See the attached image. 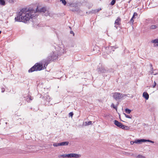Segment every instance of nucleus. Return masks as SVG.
<instances>
[{
  "mask_svg": "<svg viewBox=\"0 0 158 158\" xmlns=\"http://www.w3.org/2000/svg\"><path fill=\"white\" fill-rule=\"evenodd\" d=\"M101 9H96L95 10H94V13H95V12H98V11H99L100 10H101ZM93 13H94V12H93Z\"/></svg>",
  "mask_w": 158,
  "mask_h": 158,
  "instance_id": "7c9ffc66",
  "label": "nucleus"
},
{
  "mask_svg": "<svg viewBox=\"0 0 158 158\" xmlns=\"http://www.w3.org/2000/svg\"><path fill=\"white\" fill-rule=\"evenodd\" d=\"M150 70L149 72V74H153L154 75H156L157 74V73L155 74H154V72L153 71V68L152 67V64H150Z\"/></svg>",
  "mask_w": 158,
  "mask_h": 158,
  "instance_id": "dca6fc26",
  "label": "nucleus"
},
{
  "mask_svg": "<svg viewBox=\"0 0 158 158\" xmlns=\"http://www.w3.org/2000/svg\"><path fill=\"white\" fill-rule=\"evenodd\" d=\"M69 142L67 141L63 142L60 143V146H67L68 145Z\"/></svg>",
  "mask_w": 158,
  "mask_h": 158,
  "instance_id": "f3484780",
  "label": "nucleus"
},
{
  "mask_svg": "<svg viewBox=\"0 0 158 158\" xmlns=\"http://www.w3.org/2000/svg\"><path fill=\"white\" fill-rule=\"evenodd\" d=\"M1 31H0V34L1 33Z\"/></svg>",
  "mask_w": 158,
  "mask_h": 158,
  "instance_id": "37998d69",
  "label": "nucleus"
},
{
  "mask_svg": "<svg viewBox=\"0 0 158 158\" xmlns=\"http://www.w3.org/2000/svg\"><path fill=\"white\" fill-rule=\"evenodd\" d=\"M156 28V25H152L150 27V28L151 29H155Z\"/></svg>",
  "mask_w": 158,
  "mask_h": 158,
  "instance_id": "cd10ccee",
  "label": "nucleus"
},
{
  "mask_svg": "<svg viewBox=\"0 0 158 158\" xmlns=\"http://www.w3.org/2000/svg\"><path fill=\"white\" fill-rule=\"evenodd\" d=\"M149 142L151 143H154V142L149 139H137L135 141V143L137 144H140L142 142Z\"/></svg>",
  "mask_w": 158,
  "mask_h": 158,
  "instance_id": "0eeeda50",
  "label": "nucleus"
},
{
  "mask_svg": "<svg viewBox=\"0 0 158 158\" xmlns=\"http://www.w3.org/2000/svg\"><path fill=\"white\" fill-rule=\"evenodd\" d=\"M125 112L127 114H130L131 112V110L130 109L127 108L125 109Z\"/></svg>",
  "mask_w": 158,
  "mask_h": 158,
  "instance_id": "4be33fe9",
  "label": "nucleus"
},
{
  "mask_svg": "<svg viewBox=\"0 0 158 158\" xmlns=\"http://www.w3.org/2000/svg\"><path fill=\"white\" fill-rule=\"evenodd\" d=\"M28 98H27V102H29V100H32V99L31 98V96H28L27 97Z\"/></svg>",
  "mask_w": 158,
  "mask_h": 158,
  "instance_id": "c85d7f7f",
  "label": "nucleus"
},
{
  "mask_svg": "<svg viewBox=\"0 0 158 158\" xmlns=\"http://www.w3.org/2000/svg\"><path fill=\"white\" fill-rule=\"evenodd\" d=\"M92 124V122L89 121L88 122H85L84 123V125L85 126H88Z\"/></svg>",
  "mask_w": 158,
  "mask_h": 158,
  "instance_id": "6ab92c4d",
  "label": "nucleus"
},
{
  "mask_svg": "<svg viewBox=\"0 0 158 158\" xmlns=\"http://www.w3.org/2000/svg\"><path fill=\"white\" fill-rule=\"evenodd\" d=\"M1 89H2V93H3L4 92V91H5V89L4 88H2Z\"/></svg>",
  "mask_w": 158,
  "mask_h": 158,
  "instance_id": "473e14b6",
  "label": "nucleus"
},
{
  "mask_svg": "<svg viewBox=\"0 0 158 158\" xmlns=\"http://www.w3.org/2000/svg\"><path fill=\"white\" fill-rule=\"evenodd\" d=\"M137 15H137V14L136 12H134V14H133V15H134V16H137Z\"/></svg>",
  "mask_w": 158,
  "mask_h": 158,
  "instance_id": "c9c22d12",
  "label": "nucleus"
},
{
  "mask_svg": "<svg viewBox=\"0 0 158 158\" xmlns=\"http://www.w3.org/2000/svg\"><path fill=\"white\" fill-rule=\"evenodd\" d=\"M124 115L125 117L128 118H131L132 117V116L126 114H124Z\"/></svg>",
  "mask_w": 158,
  "mask_h": 158,
  "instance_id": "b1692460",
  "label": "nucleus"
},
{
  "mask_svg": "<svg viewBox=\"0 0 158 158\" xmlns=\"http://www.w3.org/2000/svg\"><path fill=\"white\" fill-rule=\"evenodd\" d=\"M44 15L46 16H49L50 17H52L53 16V14L49 12V11L47 10H46V11H44Z\"/></svg>",
  "mask_w": 158,
  "mask_h": 158,
  "instance_id": "4468645a",
  "label": "nucleus"
},
{
  "mask_svg": "<svg viewBox=\"0 0 158 158\" xmlns=\"http://www.w3.org/2000/svg\"><path fill=\"white\" fill-rule=\"evenodd\" d=\"M59 158H68V154H63L62 155H60L58 156Z\"/></svg>",
  "mask_w": 158,
  "mask_h": 158,
  "instance_id": "a211bd4d",
  "label": "nucleus"
},
{
  "mask_svg": "<svg viewBox=\"0 0 158 158\" xmlns=\"http://www.w3.org/2000/svg\"><path fill=\"white\" fill-rule=\"evenodd\" d=\"M46 9L45 7H41L40 6H38L36 9V11L39 12H44L46 11Z\"/></svg>",
  "mask_w": 158,
  "mask_h": 158,
  "instance_id": "9d476101",
  "label": "nucleus"
},
{
  "mask_svg": "<svg viewBox=\"0 0 158 158\" xmlns=\"http://www.w3.org/2000/svg\"><path fill=\"white\" fill-rule=\"evenodd\" d=\"M59 55L58 52L56 49L55 48L54 50L51 53L50 55L48 57V59L46 61H48L49 63V61L51 60H54L57 59Z\"/></svg>",
  "mask_w": 158,
  "mask_h": 158,
  "instance_id": "7ed1b4c3",
  "label": "nucleus"
},
{
  "mask_svg": "<svg viewBox=\"0 0 158 158\" xmlns=\"http://www.w3.org/2000/svg\"><path fill=\"white\" fill-rule=\"evenodd\" d=\"M135 16H134V15H133V16H132V19H134L135 18Z\"/></svg>",
  "mask_w": 158,
  "mask_h": 158,
  "instance_id": "ea45409f",
  "label": "nucleus"
},
{
  "mask_svg": "<svg viewBox=\"0 0 158 158\" xmlns=\"http://www.w3.org/2000/svg\"><path fill=\"white\" fill-rule=\"evenodd\" d=\"M131 98H133V96L132 95H131V96L130 97Z\"/></svg>",
  "mask_w": 158,
  "mask_h": 158,
  "instance_id": "79ce46f5",
  "label": "nucleus"
},
{
  "mask_svg": "<svg viewBox=\"0 0 158 158\" xmlns=\"http://www.w3.org/2000/svg\"><path fill=\"white\" fill-rule=\"evenodd\" d=\"M130 143L131 144H133L134 143H135V141H131Z\"/></svg>",
  "mask_w": 158,
  "mask_h": 158,
  "instance_id": "e433bc0d",
  "label": "nucleus"
},
{
  "mask_svg": "<svg viewBox=\"0 0 158 158\" xmlns=\"http://www.w3.org/2000/svg\"><path fill=\"white\" fill-rule=\"evenodd\" d=\"M117 48H118V47L115 45L114 46H109V47H106V49L107 53H109L111 52V51H114V50Z\"/></svg>",
  "mask_w": 158,
  "mask_h": 158,
  "instance_id": "1a4fd4ad",
  "label": "nucleus"
},
{
  "mask_svg": "<svg viewBox=\"0 0 158 158\" xmlns=\"http://www.w3.org/2000/svg\"><path fill=\"white\" fill-rule=\"evenodd\" d=\"M98 72L99 73H104L106 72V70L103 67L99 68L98 69Z\"/></svg>",
  "mask_w": 158,
  "mask_h": 158,
  "instance_id": "f8f14e48",
  "label": "nucleus"
},
{
  "mask_svg": "<svg viewBox=\"0 0 158 158\" xmlns=\"http://www.w3.org/2000/svg\"><path fill=\"white\" fill-rule=\"evenodd\" d=\"M111 107H113L115 109H117V107L115 106L114 104L113 103H112L111 105Z\"/></svg>",
  "mask_w": 158,
  "mask_h": 158,
  "instance_id": "c756f323",
  "label": "nucleus"
},
{
  "mask_svg": "<svg viewBox=\"0 0 158 158\" xmlns=\"http://www.w3.org/2000/svg\"><path fill=\"white\" fill-rule=\"evenodd\" d=\"M49 62L48 61H43L41 64L36 63L28 70L29 72L34 71H40L46 68Z\"/></svg>",
  "mask_w": 158,
  "mask_h": 158,
  "instance_id": "f03ea898",
  "label": "nucleus"
},
{
  "mask_svg": "<svg viewBox=\"0 0 158 158\" xmlns=\"http://www.w3.org/2000/svg\"><path fill=\"white\" fill-rule=\"evenodd\" d=\"M131 22H132V23H133L134 20H133V19L132 18L130 20Z\"/></svg>",
  "mask_w": 158,
  "mask_h": 158,
  "instance_id": "4c0bfd02",
  "label": "nucleus"
},
{
  "mask_svg": "<svg viewBox=\"0 0 158 158\" xmlns=\"http://www.w3.org/2000/svg\"><path fill=\"white\" fill-rule=\"evenodd\" d=\"M70 6L71 7H72V6H73V4H71L70 5Z\"/></svg>",
  "mask_w": 158,
  "mask_h": 158,
  "instance_id": "a19ab883",
  "label": "nucleus"
},
{
  "mask_svg": "<svg viewBox=\"0 0 158 158\" xmlns=\"http://www.w3.org/2000/svg\"><path fill=\"white\" fill-rule=\"evenodd\" d=\"M143 97L145 98L146 100H148L149 98V95L146 92H144L143 93Z\"/></svg>",
  "mask_w": 158,
  "mask_h": 158,
  "instance_id": "2eb2a0df",
  "label": "nucleus"
},
{
  "mask_svg": "<svg viewBox=\"0 0 158 158\" xmlns=\"http://www.w3.org/2000/svg\"><path fill=\"white\" fill-rule=\"evenodd\" d=\"M81 155L79 154L76 153H70L68 154V158H79L81 157Z\"/></svg>",
  "mask_w": 158,
  "mask_h": 158,
  "instance_id": "6e6552de",
  "label": "nucleus"
},
{
  "mask_svg": "<svg viewBox=\"0 0 158 158\" xmlns=\"http://www.w3.org/2000/svg\"><path fill=\"white\" fill-rule=\"evenodd\" d=\"M156 85V83L155 81H154V85H152V87L153 88H154L155 87Z\"/></svg>",
  "mask_w": 158,
  "mask_h": 158,
  "instance_id": "72a5a7b5",
  "label": "nucleus"
},
{
  "mask_svg": "<svg viewBox=\"0 0 158 158\" xmlns=\"http://www.w3.org/2000/svg\"><path fill=\"white\" fill-rule=\"evenodd\" d=\"M5 4V2L4 0H0V5L4 6Z\"/></svg>",
  "mask_w": 158,
  "mask_h": 158,
  "instance_id": "aec40b11",
  "label": "nucleus"
},
{
  "mask_svg": "<svg viewBox=\"0 0 158 158\" xmlns=\"http://www.w3.org/2000/svg\"><path fill=\"white\" fill-rule=\"evenodd\" d=\"M36 13L32 9L23 8L18 13L15 19L18 22L25 23L31 19L35 17L37 15Z\"/></svg>",
  "mask_w": 158,
  "mask_h": 158,
  "instance_id": "f257e3e1",
  "label": "nucleus"
},
{
  "mask_svg": "<svg viewBox=\"0 0 158 158\" xmlns=\"http://www.w3.org/2000/svg\"><path fill=\"white\" fill-rule=\"evenodd\" d=\"M114 123L117 127L123 129H126V128L127 129L128 128H129L127 127L126 126H125L123 125L121 123L119 122L116 120H115L114 121Z\"/></svg>",
  "mask_w": 158,
  "mask_h": 158,
  "instance_id": "423d86ee",
  "label": "nucleus"
},
{
  "mask_svg": "<svg viewBox=\"0 0 158 158\" xmlns=\"http://www.w3.org/2000/svg\"><path fill=\"white\" fill-rule=\"evenodd\" d=\"M151 42L154 44V47L158 46V39L152 40Z\"/></svg>",
  "mask_w": 158,
  "mask_h": 158,
  "instance_id": "ddd939ff",
  "label": "nucleus"
},
{
  "mask_svg": "<svg viewBox=\"0 0 158 158\" xmlns=\"http://www.w3.org/2000/svg\"><path fill=\"white\" fill-rule=\"evenodd\" d=\"M121 19L120 18L118 17L117 19L115 20V25L114 26V27H116L117 29V27L116 26V25H119L120 24V22H121Z\"/></svg>",
  "mask_w": 158,
  "mask_h": 158,
  "instance_id": "9b49d317",
  "label": "nucleus"
},
{
  "mask_svg": "<svg viewBox=\"0 0 158 158\" xmlns=\"http://www.w3.org/2000/svg\"><path fill=\"white\" fill-rule=\"evenodd\" d=\"M56 49L59 55H60L66 52L67 48L64 44H61L59 46L55 48Z\"/></svg>",
  "mask_w": 158,
  "mask_h": 158,
  "instance_id": "20e7f679",
  "label": "nucleus"
},
{
  "mask_svg": "<svg viewBox=\"0 0 158 158\" xmlns=\"http://www.w3.org/2000/svg\"><path fill=\"white\" fill-rule=\"evenodd\" d=\"M126 96H127V95L121 94L119 93H115L113 94V97L116 100H118L122 99Z\"/></svg>",
  "mask_w": 158,
  "mask_h": 158,
  "instance_id": "39448f33",
  "label": "nucleus"
},
{
  "mask_svg": "<svg viewBox=\"0 0 158 158\" xmlns=\"http://www.w3.org/2000/svg\"><path fill=\"white\" fill-rule=\"evenodd\" d=\"M53 146L54 147L60 146V143H55L53 144Z\"/></svg>",
  "mask_w": 158,
  "mask_h": 158,
  "instance_id": "5701e85b",
  "label": "nucleus"
},
{
  "mask_svg": "<svg viewBox=\"0 0 158 158\" xmlns=\"http://www.w3.org/2000/svg\"><path fill=\"white\" fill-rule=\"evenodd\" d=\"M116 2L115 0H112L110 3V4L111 5H113Z\"/></svg>",
  "mask_w": 158,
  "mask_h": 158,
  "instance_id": "bb28decb",
  "label": "nucleus"
},
{
  "mask_svg": "<svg viewBox=\"0 0 158 158\" xmlns=\"http://www.w3.org/2000/svg\"><path fill=\"white\" fill-rule=\"evenodd\" d=\"M7 1L10 3H12L13 2L12 0H7Z\"/></svg>",
  "mask_w": 158,
  "mask_h": 158,
  "instance_id": "f704fd0d",
  "label": "nucleus"
},
{
  "mask_svg": "<svg viewBox=\"0 0 158 158\" xmlns=\"http://www.w3.org/2000/svg\"><path fill=\"white\" fill-rule=\"evenodd\" d=\"M70 33L71 34H73V35H74V32L73 31H71L70 32Z\"/></svg>",
  "mask_w": 158,
  "mask_h": 158,
  "instance_id": "58836bf2",
  "label": "nucleus"
},
{
  "mask_svg": "<svg viewBox=\"0 0 158 158\" xmlns=\"http://www.w3.org/2000/svg\"><path fill=\"white\" fill-rule=\"evenodd\" d=\"M46 100L48 102H49L50 101V98L49 95H46Z\"/></svg>",
  "mask_w": 158,
  "mask_h": 158,
  "instance_id": "412c9836",
  "label": "nucleus"
},
{
  "mask_svg": "<svg viewBox=\"0 0 158 158\" xmlns=\"http://www.w3.org/2000/svg\"><path fill=\"white\" fill-rule=\"evenodd\" d=\"M137 157L138 158H145L144 156L140 155H138Z\"/></svg>",
  "mask_w": 158,
  "mask_h": 158,
  "instance_id": "a878e982",
  "label": "nucleus"
},
{
  "mask_svg": "<svg viewBox=\"0 0 158 158\" xmlns=\"http://www.w3.org/2000/svg\"><path fill=\"white\" fill-rule=\"evenodd\" d=\"M73 112H71L69 113V116H71V117H72L73 116Z\"/></svg>",
  "mask_w": 158,
  "mask_h": 158,
  "instance_id": "2f4dec72",
  "label": "nucleus"
},
{
  "mask_svg": "<svg viewBox=\"0 0 158 158\" xmlns=\"http://www.w3.org/2000/svg\"><path fill=\"white\" fill-rule=\"evenodd\" d=\"M60 1L64 5L66 4V2L65 0H60Z\"/></svg>",
  "mask_w": 158,
  "mask_h": 158,
  "instance_id": "393cba45",
  "label": "nucleus"
}]
</instances>
